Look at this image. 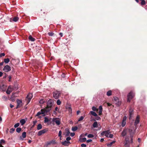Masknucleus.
<instances>
[{
    "instance_id": "58836bf2",
    "label": "nucleus",
    "mask_w": 147,
    "mask_h": 147,
    "mask_svg": "<svg viewBox=\"0 0 147 147\" xmlns=\"http://www.w3.org/2000/svg\"><path fill=\"white\" fill-rule=\"evenodd\" d=\"M45 102V101L43 99H40L39 101V103L41 104Z\"/></svg>"
},
{
    "instance_id": "e2e57ef3",
    "label": "nucleus",
    "mask_w": 147,
    "mask_h": 147,
    "mask_svg": "<svg viewBox=\"0 0 147 147\" xmlns=\"http://www.w3.org/2000/svg\"><path fill=\"white\" fill-rule=\"evenodd\" d=\"M80 111H77V114L78 115L79 113H80Z\"/></svg>"
},
{
    "instance_id": "412c9836",
    "label": "nucleus",
    "mask_w": 147,
    "mask_h": 147,
    "mask_svg": "<svg viewBox=\"0 0 147 147\" xmlns=\"http://www.w3.org/2000/svg\"><path fill=\"white\" fill-rule=\"evenodd\" d=\"M89 114H91L95 117H96L97 116V114L96 113L93 111H90V112Z\"/></svg>"
},
{
    "instance_id": "c03bdc74",
    "label": "nucleus",
    "mask_w": 147,
    "mask_h": 147,
    "mask_svg": "<svg viewBox=\"0 0 147 147\" xmlns=\"http://www.w3.org/2000/svg\"><path fill=\"white\" fill-rule=\"evenodd\" d=\"M88 137L89 138H92L94 137V136L92 134H90L88 135Z\"/></svg>"
},
{
    "instance_id": "ea45409f",
    "label": "nucleus",
    "mask_w": 147,
    "mask_h": 147,
    "mask_svg": "<svg viewBox=\"0 0 147 147\" xmlns=\"http://www.w3.org/2000/svg\"><path fill=\"white\" fill-rule=\"evenodd\" d=\"M141 1V4L142 5H144L146 4V2L144 0H142Z\"/></svg>"
},
{
    "instance_id": "bf43d9fd",
    "label": "nucleus",
    "mask_w": 147,
    "mask_h": 147,
    "mask_svg": "<svg viewBox=\"0 0 147 147\" xmlns=\"http://www.w3.org/2000/svg\"><path fill=\"white\" fill-rule=\"evenodd\" d=\"M69 112H71L72 109L71 107H70L69 108Z\"/></svg>"
},
{
    "instance_id": "9d476101",
    "label": "nucleus",
    "mask_w": 147,
    "mask_h": 147,
    "mask_svg": "<svg viewBox=\"0 0 147 147\" xmlns=\"http://www.w3.org/2000/svg\"><path fill=\"white\" fill-rule=\"evenodd\" d=\"M17 105L16 107V108L20 107L22 105V101L19 99H17L16 100Z\"/></svg>"
},
{
    "instance_id": "3c124183",
    "label": "nucleus",
    "mask_w": 147,
    "mask_h": 147,
    "mask_svg": "<svg viewBox=\"0 0 147 147\" xmlns=\"http://www.w3.org/2000/svg\"><path fill=\"white\" fill-rule=\"evenodd\" d=\"M71 139V138L70 137H67L66 139V140L67 141H69Z\"/></svg>"
},
{
    "instance_id": "5701e85b",
    "label": "nucleus",
    "mask_w": 147,
    "mask_h": 147,
    "mask_svg": "<svg viewBox=\"0 0 147 147\" xmlns=\"http://www.w3.org/2000/svg\"><path fill=\"white\" fill-rule=\"evenodd\" d=\"M86 138H80L79 140L80 142H85L86 141Z\"/></svg>"
},
{
    "instance_id": "f257e3e1",
    "label": "nucleus",
    "mask_w": 147,
    "mask_h": 147,
    "mask_svg": "<svg viewBox=\"0 0 147 147\" xmlns=\"http://www.w3.org/2000/svg\"><path fill=\"white\" fill-rule=\"evenodd\" d=\"M101 134L102 136L105 135L107 137L110 138H113V134H110V133L108 131H106L102 132Z\"/></svg>"
},
{
    "instance_id": "bb28decb",
    "label": "nucleus",
    "mask_w": 147,
    "mask_h": 147,
    "mask_svg": "<svg viewBox=\"0 0 147 147\" xmlns=\"http://www.w3.org/2000/svg\"><path fill=\"white\" fill-rule=\"evenodd\" d=\"M115 141H113L112 142H111L110 143L108 144H107V146H111L113 144L115 143Z\"/></svg>"
},
{
    "instance_id": "ddd939ff",
    "label": "nucleus",
    "mask_w": 147,
    "mask_h": 147,
    "mask_svg": "<svg viewBox=\"0 0 147 147\" xmlns=\"http://www.w3.org/2000/svg\"><path fill=\"white\" fill-rule=\"evenodd\" d=\"M13 91V89L10 86H9L7 90L6 91V93L7 94H9Z\"/></svg>"
},
{
    "instance_id": "864d4df0",
    "label": "nucleus",
    "mask_w": 147,
    "mask_h": 147,
    "mask_svg": "<svg viewBox=\"0 0 147 147\" xmlns=\"http://www.w3.org/2000/svg\"><path fill=\"white\" fill-rule=\"evenodd\" d=\"M81 146L82 147H86V145L84 144H81Z\"/></svg>"
},
{
    "instance_id": "13d9d810",
    "label": "nucleus",
    "mask_w": 147,
    "mask_h": 147,
    "mask_svg": "<svg viewBox=\"0 0 147 147\" xmlns=\"http://www.w3.org/2000/svg\"><path fill=\"white\" fill-rule=\"evenodd\" d=\"M8 78H9V80H8V81L9 82H10L11 81V76H9V77H8Z\"/></svg>"
},
{
    "instance_id": "052dcab7",
    "label": "nucleus",
    "mask_w": 147,
    "mask_h": 147,
    "mask_svg": "<svg viewBox=\"0 0 147 147\" xmlns=\"http://www.w3.org/2000/svg\"><path fill=\"white\" fill-rule=\"evenodd\" d=\"M3 74V73L2 72H0V77H1Z\"/></svg>"
},
{
    "instance_id": "69168bd1",
    "label": "nucleus",
    "mask_w": 147,
    "mask_h": 147,
    "mask_svg": "<svg viewBox=\"0 0 147 147\" xmlns=\"http://www.w3.org/2000/svg\"><path fill=\"white\" fill-rule=\"evenodd\" d=\"M107 105L109 106H110L111 105V104H110L109 103H107Z\"/></svg>"
},
{
    "instance_id": "37998d69",
    "label": "nucleus",
    "mask_w": 147,
    "mask_h": 147,
    "mask_svg": "<svg viewBox=\"0 0 147 147\" xmlns=\"http://www.w3.org/2000/svg\"><path fill=\"white\" fill-rule=\"evenodd\" d=\"M84 119V117H83V116H81L80 118L79 119H78V121H80L82 120H83V119Z\"/></svg>"
},
{
    "instance_id": "a19ab883",
    "label": "nucleus",
    "mask_w": 147,
    "mask_h": 147,
    "mask_svg": "<svg viewBox=\"0 0 147 147\" xmlns=\"http://www.w3.org/2000/svg\"><path fill=\"white\" fill-rule=\"evenodd\" d=\"M61 101H60V100H57V105H60L61 104Z\"/></svg>"
},
{
    "instance_id": "4be33fe9",
    "label": "nucleus",
    "mask_w": 147,
    "mask_h": 147,
    "mask_svg": "<svg viewBox=\"0 0 147 147\" xmlns=\"http://www.w3.org/2000/svg\"><path fill=\"white\" fill-rule=\"evenodd\" d=\"M126 133L127 130L125 129H124L122 132L121 135L122 136H124L126 135Z\"/></svg>"
},
{
    "instance_id": "603ef678",
    "label": "nucleus",
    "mask_w": 147,
    "mask_h": 147,
    "mask_svg": "<svg viewBox=\"0 0 147 147\" xmlns=\"http://www.w3.org/2000/svg\"><path fill=\"white\" fill-rule=\"evenodd\" d=\"M5 55L4 53H1L0 54V57H1L2 56H4Z\"/></svg>"
},
{
    "instance_id": "0eeeda50",
    "label": "nucleus",
    "mask_w": 147,
    "mask_h": 147,
    "mask_svg": "<svg viewBox=\"0 0 147 147\" xmlns=\"http://www.w3.org/2000/svg\"><path fill=\"white\" fill-rule=\"evenodd\" d=\"M3 70L5 72H7L10 71L11 67L9 65H7L4 67Z\"/></svg>"
},
{
    "instance_id": "a878e982",
    "label": "nucleus",
    "mask_w": 147,
    "mask_h": 147,
    "mask_svg": "<svg viewBox=\"0 0 147 147\" xmlns=\"http://www.w3.org/2000/svg\"><path fill=\"white\" fill-rule=\"evenodd\" d=\"M42 126L41 124H39L38 125L37 127V129L39 130L42 129Z\"/></svg>"
},
{
    "instance_id": "4c0bfd02",
    "label": "nucleus",
    "mask_w": 147,
    "mask_h": 147,
    "mask_svg": "<svg viewBox=\"0 0 147 147\" xmlns=\"http://www.w3.org/2000/svg\"><path fill=\"white\" fill-rule=\"evenodd\" d=\"M15 129L14 128H11L10 129V132L11 133H12L15 131Z\"/></svg>"
},
{
    "instance_id": "680f3d73",
    "label": "nucleus",
    "mask_w": 147,
    "mask_h": 147,
    "mask_svg": "<svg viewBox=\"0 0 147 147\" xmlns=\"http://www.w3.org/2000/svg\"><path fill=\"white\" fill-rule=\"evenodd\" d=\"M10 107H11V108H12L14 107V106L13 105H11V104H10Z\"/></svg>"
},
{
    "instance_id": "f8f14e48",
    "label": "nucleus",
    "mask_w": 147,
    "mask_h": 147,
    "mask_svg": "<svg viewBox=\"0 0 147 147\" xmlns=\"http://www.w3.org/2000/svg\"><path fill=\"white\" fill-rule=\"evenodd\" d=\"M126 119H127L126 116H125L124 117H123V120L122 121V124H121L122 126L123 127H124L126 124Z\"/></svg>"
},
{
    "instance_id": "2eb2a0df",
    "label": "nucleus",
    "mask_w": 147,
    "mask_h": 147,
    "mask_svg": "<svg viewBox=\"0 0 147 147\" xmlns=\"http://www.w3.org/2000/svg\"><path fill=\"white\" fill-rule=\"evenodd\" d=\"M7 88V86L3 84L0 85V88L1 89L2 91H5Z\"/></svg>"
},
{
    "instance_id": "c85d7f7f",
    "label": "nucleus",
    "mask_w": 147,
    "mask_h": 147,
    "mask_svg": "<svg viewBox=\"0 0 147 147\" xmlns=\"http://www.w3.org/2000/svg\"><path fill=\"white\" fill-rule=\"evenodd\" d=\"M18 20L19 18L18 17H16L13 18V21L14 22H16Z\"/></svg>"
},
{
    "instance_id": "dca6fc26",
    "label": "nucleus",
    "mask_w": 147,
    "mask_h": 147,
    "mask_svg": "<svg viewBox=\"0 0 147 147\" xmlns=\"http://www.w3.org/2000/svg\"><path fill=\"white\" fill-rule=\"evenodd\" d=\"M63 145L65 146H68L70 144V143L69 141H66V140L62 142Z\"/></svg>"
},
{
    "instance_id": "49530a36",
    "label": "nucleus",
    "mask_w": 147,
    "mask_h": 147,
    "mask_svg": "<svg viewBox=\"0 0 147 147\" xmlns=\"http://www.w3.org/2000/svg\"><path fill=\"white\" fill-rule=\"evenodd\" d=\"M125 147H129V145L127 143V141H126V142L125 144Z\"/></svg>"
},
{
    "instance_id": "6ab92c4d",
    "label": "nucleus",
    "mask_w": 147,
    "mask_h": 147,
    "mask_svg": "<svg viewBox=\"0 0 147 147\" xmlns=\"http://www.w3.org/2000/svg\"><path fill=\"white\" fill-rule=\"evenodd\" d=\"M98 109L99 110V114L100 115L102 114V106L99 107Z\"/></svg>"
},
{
    "instance_id": "6e6552de",
    "label": "nucleus",
    "mask_w": 147,
    "mask_h": 147,
    "mask_svg": "<svg viewBox=\"0 0 147 147\" xmlns=\"http://www.w3.org/2000/svg\"><path fill=\"white\" fill-rule=\"evenodd\" d=\"M114 101L115 103L118 106H119L121 104V102L119 101V99L117 97L114 98Z\"/></svg>"
},
{
    "instance_id": "2f4dec72",
    "label": "nucleus",
    "mask_w": 147,
    "mask_h": 147,
    "mask_svg": "<svg viewBox=\"0 0 147 147\" xmlns=\"http://www.w3.org/2000/svg\"><path fill=\"white\" fill-rule=\"evenodd\" d=\"M4 62L7 63L9 61V58L5 59H4Z\"/></svg>"
},
{
    "instance_id": "a18cd8bd",
    "label": "nucleus",
    "mask_w": 147,
    "mask_h": 147,
    "mask_svg": "<svg viewBox=\"0 0 147 147\" xmlns=\"http://www.w3.org/2000/svg\"><path fill=\"white\" fill-rule=\"evenodd\" d=\"M61 134H62V132L61 131H59V133L58 136H59L60 137V138L61 137Z\"/></svg>"
},
{
    "instance_id": "393cba45",
    "label": "nucleus",
    "mask_w": 147,
    "mask_h": 147,
    "mask_svg": "<svg viewBox=\"0 0 147 147\" xmlns=\"http://www.w3.org/2000/svg\"><path fill=\"white\" fill-rule=\"evenodd\" d=\"M14 93H13L12 94V96H11L10 99L13 101H14L15 100V97L14 96Z\"/></svg>"
},
{
    "instance_id": "4468645a",
    "label": "nucleus",
    "mask_w": 147,
    "mask_h": 147,
    "mask_svg": "<svg viewBox=\"0 0 147 147\" xmlns=\"http://www.w3.org/2000/svg\"><path fill=\"white\" fill-rule=\"evenodd\" d=\"M140 122V117L139 116H137L136 119L135 121V122L134 123V125H137Z\"/></svg>"
},
{
    "instance_id": "f3484780",
    "label": "nucleus",
    "mask_w": 147,
    "mask_h": 147,
    "mask_svg": "<svg viewBox=\"0 0 147 147\" xmlns=\"http://www.w3.org/2000/svg\"><path fill=\"white\" fill-rule=\"evenodd\" d=\"M5 143V141L3 139H2L0 141V147H4L2 145Z\"/></svg>"
},
{
    "instance_id": "0e129e2a",
    "label": "nucleus",
    "mask_w": 147,
    "mask_h": 147,
    "mask_svg": "<svg viewBox=\"0 0 147 147\" xmlns=\"http://www.w3.org/2000/svg\"><path fill=\"white\" fill-rule=\"evenodd\" d=\"M4 62H3L1 63H0V65H3Z\"/></svg>"
},
{
    "instance_id": "39448f33",
    "label": "nucleus",
    "mask_w": 147,
    "mask_h": 147,
    "mask_svg": "<svg viewBox=\"0 0 147 147\" xmlns=\"http://www.w3.org/2000/svg\"><path fill=\"white\" fill-rule=\"evenodd\" d=\"M40 111H41L42 114L43 115V116H45V114L49 111L50 110L46 107V108H44L43 109H41Z\"/></svg>"
},
{
    "instance_id": "4d7b16f0",
    "label": "nucleus",
    "mask_w": 147,
    "mask_h": 147,
    "mask_svg": "<svg viewBox=\"0 0 147 147\" xmlns=\"http://www.w3.org/2000/svg\"><path fill=\"white\" fill-rule=\"evenodd\" d=\"M92 141V140L91 139H90V140H88L86 141V142L87 143H89V142H90Z\"/></svg>"
},
{
    "instance_id": "7c9ffc66",
    "label": "nucleus",
    "mask_w": 147,
    "mask_h": 147,
    "mask_svg": "<svg viewBox=\"0 0 147 147\" xmlns=\"http://www.w3.org/2000/svg\"><path fill=\"white\" fill-rule=\"evenodd\" d=\"M92 109L93 111H98V109H97L95 107L93 106L92 107Z\"/></svg>"
},
{
    "instance_id": "774afa93",
    "label": "nucleus",
    "mask_w": 147,
    "mask_h": 147,
    "mask_svg": "<svg viewBox=\"0 0 147 147\" xmlns=\"http://www.w3.org/2000/svg\"><path fill=\"white\" fill-rule=\"evenodd\" d=\"M104 140V139L103 138H101L100 139V141L101 142H102Z\"/></svg>"
},
{
    "instance_id": "20e7f679",
    "label": "nucleus",
    "mask_w": 147,
    "mask_h": 147,
    "mask_svg": "<svg viewBox=\"0 0 147 147\" xmlns=\"http://www.w3.org/2000/svg\"><path fill=\"white\" fill-rule=\"evenodd\" d=\"M134 94L132 92H130L128 95L127 96V101L129 102L131 100L134 96Z\"/></svg>"
},
{
    "instance_id": "8fccbe9b",
    "label": "nucleus",
    "mask_w": 147,
    "mask_h": 147,
    "mask_svg": "<svg viewBox=\"0 0 147 147\" xmlns=\"http://www.w3.org/2000/svg\"><path fill=\"white\" fill-rule=\"evenodd\" d=\"M58 111V108L57 107H56L55 108V111H54L53 113L56 114V113L55 111Z\"/></svg>"
},
{
    "instance_id": "72a5a7b5",
    "label": "nucleus",
    "mask_w": 147,
    "mask_h": 147,
    "mask_svg": "<svg viewBox=\"0 0 147 147\" xmlns=\"http://www.w3.org/2000/svg\"><path fill=\"white\" fill-rule=\"evenodd\" d=\"M26 132H24L22 133V136L23 138H24L26 137Z\"/></svg>"
},
{
    "instance_id": "09e8293b",
    "label": "nucleus",
    "mask_w": 147,
    "mask_h": 147,
    "mask_svg": "<svg viewBox=\"0 0 147 147\" xmlns=\"http://www.w3.org/2000/svg\"><path fill=\"white\" fill-rule=\"evenodd\" d=\"M42 114V113H41V111H40L38 112L36 115V116H38Z\"/></svg>"
},
{
    "instance_id": "79ce46f5",
    "label": "nucleus",
    "mask_w": 147,
    "mask_h": 147,
    "mask_svg": "<svg viewBox=\"0 0 147 147\" xmlns=\"http://www.w3.org/2000/svg\"><path fill=\"white\" fill-rule=\"evenodd\" d=\"M20 125V124L19 123H16L14 125V127L15 128H16L18 127Z\"/></svg>"
},
{
    "instance_id": "c9c22d12",
    "label": "nucleus",
    "mask_w": 147,
    "mask_h": 147,
    "mask_svg": "<svg viewBox=\"0 0 147 147\" xmlns=\"http://www.w3.org/2000/svg\"><path fill=\"white\" fill-rule=\"evenodd\" d=\"M22 129L20 127H18L16 129V131L18 133H20Z\"/></svg>"
},
{
    "instance_id": "f704fd0d",
    "label": "nucleus",
    "mask_w": 147,
    "mask_h": 147,
    "mask_svg": "<svg viewBox=\"0 0 147 147\" xmlns=\"http://www.w3.org/2000/svg\"><path fill=\"white\" fill-rule=\"evenodd\" d=\"M78 129V127L76 126L73 127H72L71 129L73 131H76Z\"/></svg>"
},
{
    "instance_id": "de8ad7c7",
    "label": "nucleus",
    "mask_w": 147,
    "mask_h": 147,
    "mask_svg": "<svg viewBox=\"0 0 147 147\" xmlns=\"http://www.w3.org/2000/svg\"><path fill=\"white\" fill-rule=\"evenodd\" d=\"M48 34L49 36H52L54 34V33L52 32H49Z\"/></svg>"
},
{
    "instance_id": "aec40b11",
    "label": "nucleus",
    "mask_w": 147,
    "mask_h": 147,
    "mask_svg": "<svg viewBox=\"0 0 147 147\" xmlns=\"http://www.w3.org/2000/svg\"><path fill=\"white\" fill-rule=\"evenodd\" d=\"M133 110L132 109H130L129 111V119H131L132 115L133 114Z\"/></svg>"
},
{
    "instance_id": "f03ea898",
    "label": "nucleus",
    "mask_w": 147,
    "mask_h": 147,
    "mask_svg": "<svg viewBox=\"0 0 147 147\" xmlns=\"http://www.w3.org/2000/svg\"><path fill=\"white\" fill-rule=\"evenodd\" d=\"M53 101L52 100L50 99L47 102V105L46 108L50 111L51 110V108L53 104Z\"/></svg>"
},
{
    "instance_id": "b1692460",
    "label": "nucleus",
    "mask_w": 147,
    "mask_h": 147,
    "mask_svg": "<svg viewBox=\"0 0 147 147\" xmlns=\"http://www.w3.org/2000/svg\"><path fill=\"white\" fill-rule=\"evenodd\" d=\"M20 122L21 124L22 125H23L26 122L25 120L24 119H22L20 121Z\"/></svg>"
},
{
    "instance_id": "1a4fd4ad",
    "label": "nucleus",
    "mask_w": 147,
    "mask_h": 147,
    "mask_svg": "<svg viewBox=\"0 0 147 147\" xmlns=\"http://www.w3.org/2000/svg\"><path fill=\"white\" fill-rule=\"evenodd\" d=\"M60 95V93L58 91H55L53 92V96L55 99H57Z\"/></svg>"
},
{
    "instance_id": "9b49d317",
    "label": "nucleus",
    "mask_w": 147,
    "mask_h": 147,
    "mask_svg": "<svg viewBox=\"0 0 147 147\" xmlns=\"http://www.w3.org/2000/svg\"><path fill=\"white\" fill-rule=\"evenodd\" d=\"M47 131L46 129H44L42 130L39 131L38 134V136H40L42 134H44Z\"/></svg>"
},
{
    "instance_id": "423d86ee",
    "label": "nucleus",
    "mask_w": 147,
    "mask_h": 147,
    "mask_svg": "<svg viewBox=\"0 0 147 147\" xmlns=\"http://www.w3.org/2000/svg\"><path fill=\"white\" fill-rule=\"evenodd\" d=\"M53 122L55 123L57 125H59L60 124V119L58 118H54L52 119Z\"/></svg>"
},
{
    "instance_id": "cd10ccee",
    "label": "nucleus",
    "mask_w": 147,
    "mask_h": 147,
    "mask_svg": "<svg viewBox=\"0 0 147 147\" xmlns=\"http://www.w3.org/2000/svg\"><path fill=\"white\" fill-rule=\"evenodd\" d=\"M93 126L94 127H96L98 126V123L97 121L95 122L93 124Z\"/></svg>"
},
{
    "instance_id": "7ed1b4c3",
    "label": "nucleus",
    "mask_w": 147,
    "mask_h": 147,
    "mask_svg": "<svg viewBox=\"0 0 147 147\" xmlns=\"http://www.w3.org/2000/svg\"><path fill=\"white\" fill-rule=\"evenodd\" d=\"M32 97V93H29L27 96L26 100V101L27 104H28L30 102L31 99Z\"/></svg>"
},
{
    "instance_id": "c756f323",
    "label": "nucleus",
    "mask_w": 147,
    "mask_h": 147,
    "mask_svg": "<svg viewBox=\"0 0 147 147\" xmlns=\"http://www.w3.org/2000/svg\"><path fill=\"white\" fill-rule=\"evenodd\" d=\"M29 39L32 41H34L35 40V39L32 38L31 36H29Z\"/></svg>"
},
{
    "instance_id": "a211bd4d",
    "label": "nucleus",
    "mask_w": 147,
    "mask_h": 147,
    "mask_svg": "<svg viewBox=\"0 0 147 147\" xmlns=\"http://www.w3.org/2000/svg\"><path fill=\"white\" fill-rule=\"evenodd\" d=\"M70 132L68 129H65V136H69Z\"/></svg>"
},
{
    "instance_id": "473e14b6",
    "label": "nucleus",
    "mask_w": 147,
    "mask_h": 147,
    "mask_svg": "<svg viewBox=\"0 0 147 147\" xmlns=\"http://www.w3.org/2000/svg\"><path fill=\"white\" fill-rule=\"evenodd\" d=\"M107 95L108 96H110L112 94V92L111 90H109L107 92Z\"/></svg>"
},
{
    "instance_id": "e433bc0d",
    "label": "nucleus",
    "mask_w": 147,
    "mask_h": 147,
    "mask_svg": "<svg viewBox=\"0 0 147 147\" xmlns=\"http://www.w3.org/2000/svg\"><path fill=\"white\" fill-rule=\"evenodd\" d=\"M44 122L45 123L48 122L49 121L47 117H45Z\"/></svg>"
},
{
    "instance_id": "338daca9",
    "label": "nucleus",
    "mask_w": 147,
    "mask_h": 147,
    "mask_svg": "<svg viewBox=\"0 0 147 147\" xmlns=\"http://www.w3.org/2000/svg\"><path fill=\"white\" fill-rule=\"evenodd\" d=\"M53 141H51L48 143V144H51V143H53Z\"/></svg>"
},
{
    "instance_id": "6e6d98bb",
    "label": "nucleus",
    "mask_w": 147,
    "mask_h": 147,
    "mask_svg": "<svg viewBox=\"0 0 147 147\" xmlns=\"http://www.w3.org/2000/svg\"><path fill=\"white\" fill-rule=\"evenodd\" d=\"M96 119L97 120H99L100 119V118L98 116H97L96 118Z\"/></svg>"
},
{
    "instance_id": "5fc2aeb1",
    "label": "nucleus",
    "mask_w": 147,
    "mask_h": 147,
    "mask_svg": "<svg viewBox=\"0 0 147 147\" xmlns=\"http://www.w3.org/2000/svg\"><path fill=\"white\" fill-rule=\"evenodd\" d=\"M75 135V134L74 133H70V136H71V137H73Z\"/></svg>"
}]
</instances>
